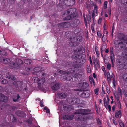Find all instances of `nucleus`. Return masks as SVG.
Masks as SVG:
<instances>
[{
  "instance_id": "1",
  "label": "nucleus",
  "mask_w": 127,
  "mask_h": 127,
  "mask_svg": "<svg viewBox=\"0 0 127 127\" xmlns=\"http://www.w3.org/2000/svg\"><path fill=\"white\" fill-rule=\"evenodd\" d=\"M86 57V55L84 54L73 56L72 58L74 59L72 64L73 67L77 68L81 67L86 61L85 59Z\"/></svg>"
},
{
  "instance_id": "2",
  "label": "nucleus",
  "mask_w": 127,
  "mask_h": 127,
  "mask_svg": "<svg viewBox=\"0 0 127 127\" xmlns=\"http://www.w3.org/2000/svg\"><path fill=\"white\" fill-rule=\"evenodd\" d=\"M121 40H115L114 41L115 46L119 48H123L125 46L127 47V38L125 35L120 38Z\"/></svg>"
},
{
  "instance_id": "3",
  "label": "nucleus",
  "mask_w": 127,
  "mask_h": 127,
  "mask_svg": "<svg viewBox=\"0 0 127 127\" xmlns=\"http://www.w3.org/2000/svg\"><path fill=\"white\" fill-rule=\"evenodd\" d=\"M76 11V9L75 8H70L66 10L65 12L66 14H69L70 15L64 18V19L65 20H69L75 17H76L77 14L75 13Z\"/></svg>"
},
{
  "instance_id": "4",
  "label": "nucleus",
  "mask_w": 127,
  "mask_h": 127,
  "mask_svg": "<svg viewBox=\"0 0 127 127\" xmlns=\"http://www.w3.org/2000/svg\"><path fill=\"white\" fill-rule=\"evenodd\" d=\"M82 39V37L81 36H77L76 38L74 37L73 38V40L70 42L69 45L72 46H77L79 45V42L81 41Z\"/></svg>"
},
{
  "instance_id": "5",
  "label": "nucleus",
  "mask_w": 127,
  "mask_h": 127,
  "mask_svg": "<svg viewBox=\"0 0 127 127\" xmlns=\"http://www.w3.org/2000/svg\"><path fill=\"white\" fill-rule=\"evenodd\" d=\"M77 91H79L78 93V95L81 97L84 98H87L90 95V92L88 91H82L81 89H77Z\"/></svg>"
},
{
  "instance_id": "6",
  "label": "nucleus",
  "mask_w": 127,
  "mask_h": 127,
  "mask_svg": "<svg viewBox=\"0 0 127 127\" xmlns=\"http://www.w3.org/2000/svg\"><path fill=\"white\" fill-rule=\"evenodd\" d=\"M91 112V110L89 109H79L74 113V114H81L83 115H87Z\"/></svg>"
},
{
  "instance_id": "7",
  "label": "nucleus",
  "mask_w": 127,
  "mask_h": 127,
  "mask_svg": "<svg viewBox=\"0 0 127 127\" xmlns=\"http://www.w3.org/2000/svg\"><path fill=\"white\" fill-rule=\"evenodd\" d=\"M23 83L22 81H14L13 83V85L15 87L17 90L21 91L22 90V85H23Z\"/></svg>"
},
{
  "instance_id": "8",
  "label": "nucleus",
  "mask_w": 127,
  "mask_h": 127,
  "mask_svg": "<svg viewBox=\"0 0 127 127\" xmlns=\"http://www.w3.org/2000/svg\"><path fill=\"white\" fill-rule=\"evenodd\" d=\"M78 85L79 88L83 90L87 88L89 86V85L87 82L82 81L79 82L78 83Z\"/></svg>"
},
{
  "instance_id": "9",
  "label": "nucleus",
  "mask_w": 127,
  "mask_h": 127,
  "mask_svg": "<svg viewBox=\"0 0 127 127\" xmlns=\"http://www.w3.org/2000/svg\"><path fill=\"white\" fill-rule=\"evenodd\" d=\"M80 103V99L78 98H73L69 100V103L71 104H76Z\"/></svg>"
},
{
  "instance_id": "10",
  "label": "nucleus",
  "mask_w": 127,
  "mask_h": 127,
  "mask_svg": "<svg viewBox=\"0 0 127 127\" xmlns=\"http://www.w3.org/2000/svg\"><path fill=\"white\" fill-rule=\"evenodd\" d=\"M33 78L34 80V82H37L39 86L41 84H43L45 82V78H43L40 79H39V78L37 77H34Z\"/></svg>"
},
{
  "instance_id": "11",
  "label": "nucleus",
  "mask_w": 127,
  "mask_h": 127,
  "mask_svg": "<svg viewBox=\"0 0 127 127\" xmlns=\"http://www.w3.org/2000/svg\"><path fill=\"white\" fill-rule=\"evenodd\" d=\"M68 75H65L64 76V79L67 81L71 82H74L75 81V78L71 76V74H68Z\"/></svg>"
},
{
  "instance_id": "12",
  "label": "nucleus",
  "mask_w": 127,
  "mask_h": 127,
  "mask_svg": "<svg viewBox=\"0 0 127 127\" xmlns=\"http://www.w3.org/2000/svg\"><path fill=\"white\" fill-rule=\"evenodd\" d=\"M80 24V21L78 19H76L74 20L70 24L72 27L76 28Z\"/></svg>"
},
{
  "instance_id": "13",
  "label": "nucleus",
  "mask_w": 127,
  "mask_h": 127,
  "mask_svg": "<svg viewBox=\"0 0 127 127\" xmlns=\"http://www.w3.org/2000/svg\"><path fill=\"white\" fill-rule=\"evenodd\" d=\"M71 69H72L71 70H70V72L71 71L72 72L70 73V74H71L72 75V76L73 77L75 78V80L76 79V78L80 77L81 75L80 74L76 72L75 70H72V69L71 68Z\"/></svg>"
},
{
  "instance_id": "14",
  "label": "nucleus",
  "mask_w": 127,
  "mask_h": 127,
  "mask_svg": "<svg viewBox=\"0 0 127 127\" xmlns=\"http://www.w3.org/2000/svg\"><path fill=\"white\" fill-rule=\"evenodd\" d=\"M8 98L3 94H0V101L6 102L8 101Z\"/></svg>"
},
{
  "instance_id": "15",
  "label": "nucleus",
  "mask_w": 127,
  "mask_h": 127,
  "mask_svg": "<svg viewBox=\"0 0 127 127\" xmlns=\"http://www.w3.org/2000/svg\"><path fill=\"white\" fill-rule=\"evenodd\" d=\"M60 84L59 83L54 82L53 85L51 87V89L54 91H56L60 88Z\"/></svg>"
},
{
  "instance_id": "16",
  "label": "nucleus",
  "mask_w": 127,
  "mask_h": 127,
  "mask_svg": "<svg viewBox=\"0 0 127 127\" xmlns=\"http://www.w3.org/2000/svg\"><path fill=\"white\" fill-rule=\"evenodd\" d=\"M10 66L12 67V68L14 69L18 68L21 66L20 64H18L17 62L16 64L14 62L10 63Z\"/></svg>"
},
{
  "instance_id": "17",
  "label": "nucleus",
  "mask_w": 127,
  "mask_h": 127,
  "mask_svg": "<svg viewBox=\"0 0 127 127\" xmlns=\"http://www.w3.org/2000/svg\"><path fill=\"white\" fill-rule=\"evenodd\" d=\"M72 69L71 68H69L68 69L67 71H64L60 70H58V72L61 74H68L72 72L71 71L70 72V70H71Z\"/></svg>"
},
{
  "instance_id": "18",
  "label": "nucleus",
  "mask_w": 127,
  "mask_h": 127,
  "mask_svg": "<svg viewBox=\"0 0 127 127\" xmlns=\"http://www.w3.org/2000/svg\"><path fill=\"white\" fill-rule=\"evenodd\" d=\"M69 23L68 22H64L58 24V27H64L66 28L68 27Z\"/></svg>"
},
{
  "instance_id": "19",
  "label": "nucleus",
  "mask_w": 127,
  "mask_h": 127,
  "mask_svg": "<svg viewBox=\"0 0 127 127\" xmlns=\"http://www.w3.org/2000/svg\"><path fill=\"white\" fill-rule=\"evenodd\" d=\"M65 35L66 37L68 39H70L71 40H73V38H74V37L73 36L70 32H66L65 33Z\"/></svg>"
},
{
  "instance_id": "20",
  "label": "nucleus",
  "mask_w": 127,
  "mask_h": 127,
  "mask_svg": "<svg viewBox=\"0 0 127 127\" xmlns=\"http://www.w3.org/2000/svg\"><path fill=\"white\" fill-rule=\"evenodd\" d=\"M82 47H78L77 48L74 50V53L75 55L79 54L82 52Z\"/></svg>"
},
{
  "instance_id": "21",
  "label": "nucleus",
  "mask_w": 127,
  "mask_h": 127,
  "mask_svg": "<svg viewBox=\"0 0 127 127\" xmlns=\"http://www.w3.org/2000/svg\"><path fill=\"white\" fill-rule=\"evenodd\" d=\"M74 117V116L73 115H65L63 116V118L64 119L70 120H72Z\"/></svg>"
},
{
  "instance_id": "22",
  "label": "nucleus",
  "mask_w": 127,
  "mask_h": 127,
  "mask_svg": "<svg viewBox=\"0 0 127 127\" xmlns=\"http://www.w3.org/2000/svg\"><path fill=\"white\" fill-rule=\"evenodd\" d=\"M1 61L3 62L5 64L9 63L10 62V60L9 59L7 58H5L3 57H0Z\"/></svg>"
},
{
  "instance_id": "23",
  "label": "nucleus",
  "mask_w": 127,
  "mask_h": 127,
  "mask_svg": "<svg viewBox=\"0 0 127 127\" xmlns=\"http://www.w3.org/2000/svg\"><path fill=\"white\" fill-rule=\"evenodd\" d=\"M16 114L19 117H22L24 116L25 113L20 110H17L15 112Z\"/></svg>"
},
{
  "instance_id": "24",
  "label": "nucleus",
  "mask_w": 127,
  "mask_h": 127,
  "mask_svg": "<svg viewBox=\"0 0 127 127\" xmlns=\"http://www.w3.org/2000/svg\"><path fill=\"white\" fill-rule=\"evenodd\" d=\"M73 108L72 105H65L64 106V109L66 111H70L73 109Z\"/></svg>"
},
{
  "instance_id": "25",
  "label": "nucleus",
  "mask_w": 127,
  "mask_h": 127,
  "mask_svg": "<svg viewBox=\"0 0 127 127\" xmlns=\"http://www.w3.org/2000/svg\"><path fill=\"white\" fill-rule=\"evenodd\" d=\"M121 110H116L115 112V116L116 118H118L120 116V117L121 116Z\"/></svg>"
},
{
  "instance_id": "26",
  "label": "nucleus",
  "mask_w": 127,
  "mask_h": 127,
  "mask_svg": "<svg viewBox=\"0 0 127 127\" xmlns=\"http://www.w3.org/2000/svg\"><path fill=\"white\" fill-rule=\"evenodd\" d=\"M57 95L58 97L60 98H65L66 97V95L65 93H57Z\"/></svg>"
},
{
  "instance_id": "27",
  "label": "nucleus",
  "mask_w": 127,
  "mask_h": 127,
  "mask_svg": "<svg viewBox=\"0 0 127 127\" xmlns=\"http://www.w3.org/2000/svg\"><path fill=\"white\" fill-rule=\"evenodd\" d=\"M85 18L86 22H87L88 23H90L91 21L90 14L89 13L88 15H86V18Z\"/></svg>"
},
{
  "instance_id": "28",
  "label": "nucleus",
  "mask_w": 127,
  "mask_h": 127,
  "mask_svg": "<svg viewBox=\"0 0 127 127\" xmlns=\"http://www.w3.org/2000/svg\"><path fill=\"white\" fill-rule=\"evenodd\" d=\"M9 116L11 120L12 121V122H16L17 119L16 117L14 116L13 115V114H10Z\"/></svg>"
},
{
  "instance_id": "29",
  "label": "nucleus",
  "mask_w": 127,
  "mask_h": 127,
  "mask_svg": "<svg viewBox=\"0 0 127 127\" xmlns=\"http://www.w3.org/2000/svg\"><path fill=\"white\" fill-rule=\"evenodd\" d=\"M76 117L79 120L84 121L85 120V118L81 115H77L76 116Z\"/></svg>"
},
{
  "instance_id": "30",
  "label": "nucleus",
  "mask_w": 127,
  "mask_h": 127,
  "mask_svg": "<svg viewBox=\"0 0 127 127\" xmlns=\"http://www.w3.org/2000/svg\"><path fill=\"white\" fill-rule=\"evenodd\" d=\"M20 98L19 94H18L17 96H15L14 98H13V101L14 102H18V99Z\"/></svg>"
},
{
  "instance_id": "31",
  "label": "nucleus",
  "mask_w": 127,
  "mask_h": 127,
  "mask_svg": "<svg viewBox=\"0 0 127 127\" xmlns=\"http://www.w3.org/2000/svg\"><path fill=\"white\" fill-rule=\"evenodd\" d=\"M72 65L71 62L67 61L66 62L65 64V66L68 67H70Z\"/></svg>"
},
{
  "instance_id": "32",
  "label": "nucleus",
  "mask_w": 127,
  "mask_h": 127,
  "mask_svg": "<svg viewBox=\"0 0 127 127\" xmlns=\"http://www.w3.org/2000/svg\"><path fill=\"white\" fill-rule=\"evenodd\" d=\"M122 3L124 5L125 9L127 10V0H121Z\"/></svg>"
},
{
  "instance_id": "33",
  "label": "nucleus",
  "mask_w": 127,
  "mask_h": 127,
  "mask_svg": "<svg viewBox=\"0 0 127 127\" xmlns=\"http://www.w3.org/2000/svg\"><path fill=\"white\" fill-rule=\"evenodd\" d=\"M120 67L122 69H127V63H123L120 65Z\"/></svg>"
},
{
  "instance_id": "34",
  "label": "nucleus",
  "mask_w": 127,
  "mask_h": 127,
  "mask_svg": "<svg viewBox=\"0 0 127 127\" xmlns=\"http://www.w3.org/2000/svg\"><path fill=\"white\" fill-rule=\"evenodd\" d=\"M32 62V60L29 59H25L24 60V63L27 64H31Z\"/></svg>"
},
{
  "instance_id": "35",
  "label": "nucleus",
  "mask_w": 127,
  "mask_h": 127,
  "mask_svg": "<svg viewBox=\"0 0 127 127\" xmlns=\"http://www.w3.org/2000/svg\"><path fill=\"white\" fill-rule=\"evenodd\" d=\"M98 14L97 11H95V10H93V12L92 14V18L94 20V18Z\"/></svg>"
},
{
  "instance_id": "36",
  "label": "nucleus",
  "mask_w": 127,
  "mask_h": 127,
  "mask_svg": "<svg viewBox=\"0 0 127 127\" xmlns=\"http://www.w3.org/2000/svg\"><path fill=\"white\" fill-rule=\"evenodd\" d=\"M107 101L106 102H104V106L106 109L107 108V105H108L109 103V99L108 97V95H107Z\"/></svg>"
},
{
  "instance_id": "37",
  "label": "nucleus",
  "mask_w": 127,
  "mask_h": 127,
  "mask_svg": "<svg viewBox=\"0 0 127 127\" xmlns=\"http://www.w3.org/2000/svg\"><path fill=\"white\" fill-rule=\"evenodd\" d=\"M9 73H8V75H6V78L12 80H15V78L14 76H11L9 75Z\"/></svg>"
},
{
  "instance_id": "38",
  "label": "nucleus",
  "mask_w": 127,
  "mask_h": 127,
  "mask_svg": "<svg viewBox=\"0 0 127 127\" xmlns=\"http://www.w3.org/2000/svg\"><path fill=\"white\" fill-rule=\"evenodd\" d=\"M89 79L91 84H92V83L93 85L94 86H95V83L93 77L91 78L90 77H89Z\"/></svg>"
},
{
  "instance_id": "39",
  "label": "nucleus",
  "mask_w": 127,
  "mask_h": 127,
  "mask_svg": "<svg viewBox=\"0 0 127 127\" xmlns=\"http://www.w3.org/2000/svg\"><path fill=\"white\" fill-rule=\"evenodd\" d=\"M94 113L92 112H91L86 116V118L88 119H92L93 118V116L92 115V114Z\"/></svg>"
},
{
  "instance_id": "40",
  "label": "nucleus",
  "mask_w": 127,
  "mask_h": 127,
  "mask_svg": "<svg viewBox=\"0 0 127 127\" xmlns=\"http://www.w3.org/2000/svg\"><path fill=\"white\" fill-rule=\"evenodd\" d=\"M16 62L18 64L20 65L21 66V65L23 63V61L21 59H18L16 60Z\"/></svg>"
},
{
  "instance_id": "41",
  "label": "nucleus",
  "mask_w": 127,
  "mask_h": 127,
  "mask_svg": "<svg viewBox=\"0 0 127 127\" xmlns=\"http://www.w3.org/2000/svg\"><path fill=\"white\" fill-rule=\"evenodd\" d=\"M119 123L120 127H125L124 123L122 122V121L120 120L119 121Z\"/></svg>"
},
{
  "instance_id": "42",
  "label": "nucleus",
  "mask_w": 127,
  "mask_h": 127,
  "mask_svg": "<svg viewBox=\"0 0 127 127\" xmlns=\"http://www.w3.org/2000/svg\"><path fill=\"white\" fill-rule=\"evenodd\" d=\"M106 48V46L105 45H104L102 46L101 49V52H102L104 51Z\"/></svg>"
},
{
  "instance_id": "43",
  "label": "nucleus",
  "mask_w": 127,
  "mask_h": 127,
  "mask_svg": "<svg viewBox=\"0 0 127 127\" xmlns=\"http://www.w3.org/2000/svg\"><path fill=\"white\" fill-rule=\"evenodd\" d=\"M123 80L126 81H127V74H124L123 76Z\"/></svg>"
},
{
  "instance_id": "44",
  "label": "nucleus",
  "mask_w": 127,
  "mask_h": 127,
  "mask_svg": "<svg viewBox=\"0 0 127 127\" xmlns=\"http://www.w3.org/2000/svg\"><path fill=\"white\" fill-rule=\"evenodd\" d=\"M97 123L98 125L99 126H101L102 124V123L101 122V120L99 118L97 119H96Z\"/></svg>"
},
{
  "instance_id": "45",
  "label": "nucleus",
  "mask_w": 127,
  "mask_h": 127,
  "mask_svg": "<svg viewBox=\"0 0 127 127\" xmlns=\"http://www.w3.org/2000/svg\"><path fill=\"white\" fill-rule=\"evenodd\" d=\"M110 59L111 61L112 64H113L114 60V55H110Z\"/></svg>"
},
{
  "instance_id": "46",
  "label": "nucleus",
  "mask_w": 127,
  "mask_h": 127,
  "mask_svg": "<svg viewBox=\"0 0 127 127\" xmlns=\"http://www.w3.org/2000/svg\"><path fill=\"white\" fill-rule=\"evenodd\" d=\"M106 35L104 34L102 37V40L103 42H105L107 39Z\"/></svg>"
},
{
  "instance_id": "47",
  "label": "nucleus",
  "mask_w": 127,
  "mask_h": 127,
  "mask_svg": "<svg viewBox=\"0 0 127 127\" xmlns=\"http://www.w3.org/2000/svg\"><path fill=\"white\" fill-rule=\"evenodd\" d=\"M108 2L107 1H105L104 3V9H106L107 7V4Z\"/></svg>"
},
{
  "instance_id": "48",
  "label": "nucleus",
  "mask_w": 127,
  "mask_h": 127,
  "mask_svg": "<svg viewBox=\"0 0 127 127\" xmlns=\"http://www.w3.org/2000/svg\"><path fill=\"white\" fill-rule=\"evenodd\" d=\"M38 68L37 67L35 68L34 70V72H35L37 73V72H39L40 73L41 72V71H40V70L39 69H38Z\"/></svg>"
},
{
  "instance_id": "49",
  "label": "nucleus",
  "mask_w": 127,
  "mask_h": 127,
  "mask_svg": "<svg viewBox=\"0 0 127 127\" xmlns=\"http://www.w3.org/2000/svg\"><path fill=\"white\" fill-rule=\"evenodd\" d=\"M99 91V88H97L96 89H95L94 92L95 94L96 95H98V92Z\"/></svg>"
},
{
  "instance_id": "50",
  "label": "nucleus",
  "mask_w": 127,
  "mask_h": 127,
  "mask_svg": "<svg viewBox=\"0 0 127 127\" xmlns=\"http://www.w3.org/2000/svg\"><path fill=\"white\" fill-rule=\"evenodd\" d=\"M1 83L2 84H7L8 83L7 81L5 79H3L1 81Z\"/></svg>"
},
{
  "instance_id": "51",
  "label": "nucleus",
  "mask_w": 127,
  "mask_h": 127,
  "mask_svg": "<svg viewBox=\"0 0 127 127\" xmlns=\"http://www.w3.org/2000/svg\"><path fill=\"white\" fill-rule=\"evenodd\" d=\"M16 0H8L9 3L13 4L14 3Z\"/></svg>"
},
{
  "instance_id": "52",
  "label": "nucleus",
  "mask_w": 127,
  "mask_h": 127,
  "mask_svg": "<svg viewBox=\"0 0 127 127\" xmlns=\"http://www.w3.org/2000/svg\"><path fill=\"white\" fill-rule=\"evenodd\" d=\"M111 7H109L108 10V14L109 15H111Z\"/></svg>"
},
{
  "instance_id": "53",
  "label": "nucleus",
  "mask_w": 127,
  "mask_h": 127,
  "mask_svg": "<svg viewBox=\"0 0 127 127\" xmlns=\"http://www.w3.org/2000/svg\"><path fill=\"white\" fill-rule=\"evenodd\" d=\"M97 34L98 36H100V37H101L102 36V35L100 31H98L97 32Z\"/></svg>"
},
{
  "instance_id": "54",
  "label": "nucleus",
  "mask_w": 127,
  "mask_h": 127,
  "mask_svg": "<svg viewBox=\"0 0 127 127\" xmlns=\"http://www.w3.org/2000/svg\"><path fill=\"white\" fill-rule=\"evenodd\" d=\"M94 25L92 24L91 26L92 32L93 33H94L95 32Z\"/></svg>"
},
{
  "instance_id": "55",
  "label": "nucleus",
  "mask_w": 127,
  "mask_h": 127,
  "mask_svg": "<svg viewBox=\"0 0 127 127\" xmlns=\"http://www.w3.org/2000/svg\"><path fill=\"white\" fill-rule=\"evenodd\" d=\"M117 104H118V107L119 109H121V105L120 101H119L118 102Z\"/></svg>"
},
{
  "instance_id": "56",
  "label": "nucleus",
  "mask_w": 127,
  "mask_h": 127,
  "mask_svg": "<svg viewBox=\"0 0 127 127\" xmlns=\"http://www.w3.org/2000/svg\"><path fill=\"white\" fill-rule=\"evenodd\" d=\"M111 65L110 64L108 63L107 65V68L108 70H110L111 69Z\"/></svg>"
},
{
  "instance_id": "57",
  "label": "nucleus",
  "mask_w": 127,
  "mask_h": 127,
  "mask_svg": "<svg viewBox=\"0 0 127 127\" xmlns=\"http://www.w3.org/2000/svg\"><path fill=\"white\" fill-rule=\"evenodd\" d=\"M98 7L95 4L94 5V10H95V11H97Z\"/></svg>"
},
{
  "instance_id": "58",
  "label": "nucleus",
  "mask_w": 127,
  "mask_h": 127,
  "mask_svg": "<svg viewBox=\"0 0 127 127\" xmlns=\"http://www.w3.org/2000/svg\"><path fill=\"white\" fill-rule=\"evenodd\" d=\"M43 102L41 100L40 101V106L41 107H43L44 106V105L43 104Z\"/></svg>"
},
{
  "instance_id": "59",
  "label": "nucleus",
  "mask_w": 127,
  "mask_h": 127,
  "mask_svg": "<svg viewBox=\"0 0 127 127\" xmlns=\"http://www.w3.org/2000/svg\"><path fill=\"white\" fill-rule=\"evenodd\" d=\"M96 66V69H97V68H99L100 67V64L98 62H97V65Z\"/></svg>"
},
{
  "instance_id": "60",
  "label": "nucleus",
  "mask_w": 127,
  "mask_h": 127,
  "mask_svg": "<svg viewBox=\"0 0 127 127\" xmlns=\"http://www.w3.org/2000/svg\"><path fill=\"white\" fill-rule=\"evenodd\" d=\"M118 91L120 95L121 94L122 90L119 87H118Z\"/></svg>"
},
{
  "instance_id": "61",
  "label": "nucleus",
  "mask_w": 127,
  "mask_h": 127,
  "mask_svg": "<svg viewBox=\"0 0 127 127\" xmlns=\"http://www.w3.org/2000/svg\"><path fill=\"white\" fill-rule=\"evenodd\" d=\"M95 51H96V53L97 55V56L98 57L99 56V52L97 51V49H96V47L95 48Z\"/></svg>"
},
{
  "instance_id": "62",
  "label": "nucleus",
  "mask_w": 127,
  "mask_h": 127,
  "mask_svg": "<svg viewBox=\"0 0 127 127\" xmlns=\"http://www.w3.org/2000/svg\"><path fill=\"white\" fill-rule=\"evenodd\" d=\"M112 84L113 86H115V79H113L112 81Z\"/></svg>"
},
{
  "instance_id": "63",
  "label": "nucleus",
  "mask_w": 127,
  "mask_h": 127,
  "mask_svg": "<svg viewBox=\"0 0 127 127\" xmlns=\"http://www.w3.org/2000/svg\"><path fill=\"white\" fill-rule=\"evenodd\" d=\"M110 55H114V53L113 52V49L112 48L111 49V48L110 49Z\"/></svg>"
},
{
  "instance_id": "64",
  "label": "nucleus",
  "mask_w": 127,
  "mask_h": 127,
  "mask_svg": "<svg viewBox=\"0 0 127 127\" xmlns=\"http://www.w3.org/2000/svg\"><path fill=\"white\" fill-rule=\"evenodd\" d=\"M113 122V124L115 125H118V123L116 121H115L113 119L112 120Z\"/></svg>"
}]
</instances>
